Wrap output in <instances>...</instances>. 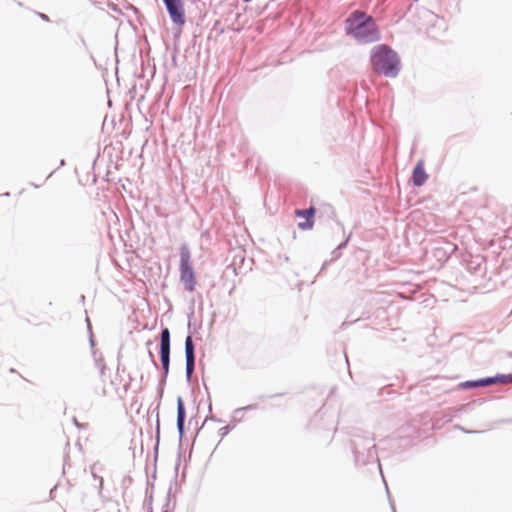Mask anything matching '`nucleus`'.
Masks as SVG:
<instances>
[{
    "instance_id": "f257e3e1",
    "label": "nucleus",
    "mask_w": 512,
    "mask_h": 512,
    "mask_svg": "<svg viewBox=\"0 0 512 512\" xmlns=\"http://www.w3.org/2000/svg\"><path fill=\"white\" fill-rule=\"evenodd\" d=\"M371 63L376 73L387 77H395L399 71L397 54L385 45L378 46L372 56Z\"/></svg>"
},
{
    "instance_id": "f03ea898",
    "label": "nucleus",
    "mask_w": 512,
    "mask_h": 512,
    "mask_svg": "<svg viewBox=\"0 0 512 512\" xmlns=\"http://www.w3.org/2000/svg\"><path fill=\"white\" fill-rule=\"evenodd\" d=\"M180 279L187 291H194L196 278L191 266V253L186 245L180 248Z\"/></svg>"
},
{
    "instance_id": "7ed1b4c3",
    "label": "nucleus",
    "mask_w": 512,
    "mask_h": 512,
    "mask_svg": "<svg viewBox=\"0 0 512 512\" xmlns=\"http://www.w3.org/2000/svg\"><path fill=\"white\" fill-rule=\"evenodd\" d=\"M172 22L180 28L185 24V10L182 0H163Z\"/></svg>"
},
{
    "instance_id": "20e7f679",
    "label": "nucleus",
    "mask_w": 512,
    "mask_h": 512,
    "mask_svg": "<svg viewBox=\"0 0 512 512\" xmlns=\"http://www.w3.org/2000/svg\"><path fill=\"white\" fill-rule=\"evenodd\" d=\"M361 43H370L379 39V31L373 19H368V22L352 35Z\"/></svg>"
},
{
    "instance_id": "39448f33",
    "label": "nucleus",
    "mask_w": 512,
    "mask_h": 512,
    "mask_svg": "<svg viewBox=\"0 0 512 512\" xmlns=\"http://www.w3.org/2000/svg\"><path fill=\"white\" fill-rule=\"evenodd\" d=\"M368 19H373L371 16L366 15L363 12L355 11L351 14V16L346 20V31L348 34L353 35L360 28H362Z\"/></svg>"
},
{
    "instance_id": "423d86ee",
    "label": "nucleus",
    "mask_w": 512,
    "mask_h": 512,
    "mask_svg": "<svg viewBox=\"0 0 512 512\" xmlns=\"http://www.w3.org/2000/svg\"><path fill=\"white\" fill-rule=\"evenodd\" d=\"M160 354L163 369L167 371L170 356V332L168 328L163 329L161 332Z\"/></svg>"
},
{
    "instance_id": "0eeeda50",
    "label": "nucleus",
    "mask_w": 512,
    "mask_h": 512,
    "mask_svg": "<svg viewBox=\"0 0 512 512\" xmlns=\"http://www.w3.org/2000/svg\"><path fill=\"white\" fill-rule=\"evenodd\" d=\"M296 216L303 218L304 221L298 223V227L302 230L311 229L314 225L315 209L313 207L306 210H296Z\"/></svg>"
},
{
    "instance_id": "6e6552de",
    "label": "nucleus",
    "mask_w": 512,
    "mask_h": 512,
    "mask_svg": "<svg viewBox=\"0 0 512 512\" xmlns=\"http://www.w3.org/2000/svg\"><path fill=\"white\" fill-rule=\"evenodd\" d=\"M427 179H428V174L426 173L425 168H424V161L420 160V161H418V163L416 164V166L413 170V175H412L413 183L416 186H422L426 182Z\"/></svg>"
},
{
    "instance_id": "1a4fd4ad",
    "label": "nucleus",
    "mask_w": 512,
    "mask_h": 512,
    "mask_svg": "<svg viewBox=\"0 0 512 512\" xmlns=\"http://www.w3.org/2000/svg\"><path fill=\"white\" fill-rule=\"evenodd\" d=\"M185 354H186V369L188 375L194 368V346L192 337L188 336L185 340Z\"/></svg>"
},
{
    "instance_id": "9d476101",
    "label": "nucleus",
    "mask_w": 512,
    "mask_h": 512,
    "mask_svg": "<svg viewBox=\"0 0 512 512\" xmlns=\"http://www.w3.org/2000/svg\"><path fill=\"white\" fill-rule=\"evenodd\" d=\"M506 384L512 383V375H501L497 377H489L477 381H466L464 384Z\"/></svg>"
},
{
    "instance_id": "9b49d317",
    "label": "nucleus",
    "mask_w": 512,
    "mask_h": 512,
    "mask_svg": "<svg viewBox=\"0 0 512 512\" xmlns=\"http://www.w3.org/2000/svg\"><path fill=\"white\" fill-rule=\"evenodd\" d=\"M177 404V427L180 434H182L184 430L185 409L181 398H178Z\"/></svg>"
}]
</instances>
